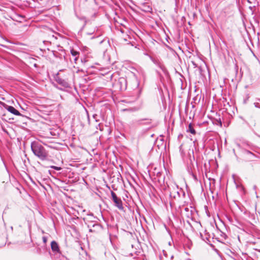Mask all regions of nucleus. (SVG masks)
Returning <instances> with one entry per match:
<instances>
[{
	"label": "nucleus",
	"instance_id": "obj_5",
	"mask_svg": "<svg viewBox=\"0 0 260 260\" xmlns=\"http://www.w3.org/2000/svg\"><path fill=\"white\" fill-rule=\"evenodd\" d=\"M196 229L198 230V231L199 232L201 237L202 238L203 233L205 232V230L202 227L200 222H198L196 221Z\"/></svg>",
	"mask_w": 260,
	"mask_h": 260
},
{
	"label": "nucleus",
	"instance_id": "obj_3",
	"mask_svg": "<svg viewBox=\"0 0 260 260\" xmlns=\"http://www.w3.org/2000/svg\"><path fill=\"white\" fill-rule=\"evenodd\" d=\"M5 107L9 112L13 114L14 115L17 116L21 115L20 113L13 106L6 105Z\"/></svg>",
	"mask_w": 260,
	"mask_h": 260
},
{
	"label": "nucleus",
	"instance_id": "obj_13",
	"mask_svg": "<svg viewBox=\"0 0 260 260\" xmlns=\"http://www.w3.org/2000/svg\"><path fill=\"white\" fill-rule=\"evenodd\" d=\"M58 83H62V82H61L60 81H58Z\"/></svg>",
	"mask_w": 260,
	"mask_h": 260
},
{
	"label": "nucleus",
	"instance_id": "obj_6",
	"mask_svg": "<svg viewBox=\"0 0 260 260\" xmlns=\"http://www.w3.org/2000/svg\"><path fill=\"white\" fill-rule=\"evenodd\" d=\"M51 249L53 252H59L60 251L58 244L54 241L51 243Z\"/></svg>",
	"mask_w": 260,
	"mask_h": 260
},
{
	"label": "nucleus",
	"instance_id": "obj_12",
	"mask_svg": "<svg viewBox=\"0 0 260 260\" xmlns=\"http://www.w3.org/2000/svg\"><path fill=\"white\" fill-rule=\"evenodd\" d=\"M248 154L250 155V156H253V154L251 153V152H248Z\"/></svg>",
	"mask_w": 260,
	"mask_h": 260
},
{
	"label": "nucleus",
	"instance_id": "obj_4",
	"mask_svg": "<svg viewBox=\"0 0 260 260\" xmlns=\"http://www.w3.org/2000/svg\"><path fill=\"white\" fill-rule=\"evenodd\" d=\"M119 83L120 84V88L121 90H125L127 87V82L126 80L123 78H120L119 79Z\"/></svg>",
	"mask_w": 260,
	"mask_h": 260
},
{
	"label": "nucleus",
	"instance_id": "obj_9",
	"mask_svg": "<svg viewBox=\"0 0 260 260\" xmlns=\"http://www.w3.org/2000/svg\"><path fill=\"white\" fill-rule=\"evenodd\" d=\"M189 155L190 162H191V163H192V159L193 160H194V154H193V150H192V151H191V154L190 153H189Z\"/></svg>",
	"mask_w": 260,
	"mask_h": 260
},
{
	"label": "nucleus",
	"instance_id": "obj_1",
	"mask_svg": "<svg viewBox=\"0 0 260 260\" xmlns=\"http://www.w3.org/2000/svg\"><path fill=\"white\" fill-rule=\"evenodd\" d=\"M31 149L34 153L39 158L43 159L47 156V153L44 148L40 144L34 142L31 145Z\"/></svg>",
	"mask_w": 260,
	"mask_h": 260
},
{
	"label": "nucleus",
	"instance_id": "obj_2",
	"mask_svg": "<svg viewBox=\"0 0 260 260\" xmlns=\"http://www.w3.org/2000/svg\"><path fill=\"white\" fill-rule=\"evenodd\" d=\"M111 196L112 197V199L115 203L116 206L120 210L123 209L122 203L120 199L118 198L116 194L113 192L111 191Z\"/></svg>",
	"mask_w": 260,
	"mask_h": 260
},
{
	"label": "nucleus",
	"instance_id": "obj_8",
	"mask_svg": "<svg viewBox=\"0 0 260 260\" xmlns=\"http://www.w3.org/2000/svg\"><path fill=\"white\" fill-rule=\"evenodd\" d=\"M188 130L192 134H195V131L193 128V125L192 124L190 123L188 126Z\"/></svg>",
	"mask_w": 260,
	"mask_h": 260
},
{
	"label": "nucleus",
	"instance_id": "obj_11",
	"mask_svg": "<svg viewBox=\"0 0 260 260\" xmlns=\"http://www.w3.org/2000/svg\"><path fill=\"white\" fill-rule=\"evenodd\" d=\"M43 242L46 243L47 242V238L45 237H43Z\"/></svg>",
	"mask_w": 260,
	"mask_h": 260
},
{
	"label": "nucleus",
	"instance_id": "obj_10",
	"mask_svg": "<svg viewBox=\"0 0 260 260\" xmlns=\"http://www.w3.org/2000/svg\"><path fill=\"white\" fill-rule=\"evenodd\" d=\"M51 168H53L56 170H57V171H59L61 169V167H56V166H51L50 167Z\"/></svg>",
	"mask_w": 260,
	"mask_h": 260
},
{
	"label": "nucleus",
	"instance_id": "obj_7",
	"mask_svg": "<svg viewBox=\"0 0 260 260\" xmlns=\"http://www.w3.org/2000/svg\"><path fill=\"white\" fill-rule=\"evenodd\" d=\"M71 53L73 56H75V60L76 61L78 58V55L79 54V52L75 51L74 49H72L71 50Z\"/></svg>",
	"mask_w": 260,
	"mask_h": 260
}]
</instances>
